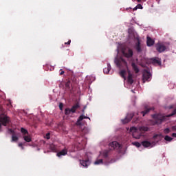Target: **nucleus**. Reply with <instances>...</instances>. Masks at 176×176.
<instances>
[{"mask_svg":"<svg viewBox=\"0 0 176 176\" xmlns=\"http://www.w3.org/2000/svg\"><path fill=\"white\" fill-rule=\"evenodd\" d=\"M174 115H176V109H175L172 113L167 115V116H163L162 114H154L152 115L153 119L154 120L151 121V126H156V124H162L163 122L167 120V118H171V116H174Z\"/></svg>","mask_w":176,"mask_h":176,"instance_id":"nucleus-1","label":"nucleus"},{"mask_svg":"<svg viewBox=\"0 0 176 176\" xmlns=\"http://www.w3.org/2000/svg\"><path fill=\"white\" fill-rule=\"evenodd\" d=\"M148 130L149 128L148 126H140L139 131L140 133H138V129H137L135 126H131L130 128V131L132 133L133 138H135L136 140H140V138L142 137V131H148Z\"/></svg>","mask_w":176,"mask_h":176,"instance_id":"nucleus-2","label":"nucleus"},{"mask_svg":"<svg viewBox=\"0 0 176 176\" xmlns=\"http://www.w3.org/2000/svg\"><path fill=\"white\" fill-rule=\"evenodd\" d=\"M115 64L117 65L120 69H126L127 68V62L123 58H115Z\"/></svg>","mask_w":176,"mask_h":176,"instance_id":"nucleus-3","label":"nucleus"},{"mask_svg":"<svg viewBox=\"0 0 176 176\" xmlns=\"http://www.w3.org/2000/svg\"><path fill=\"white\" fill-rule=\"evenodd\" d=\"M10 123V118L8 116L0 117V131L3 126H8Z\"/></svg>","mask_w":176,"mask_h":176,"instance_id":"nucleus-4","label":"nucleus"},{"mask_svg":"<svg viewBox=\"0 0 176 176\" xmlns=\"http://www.w3.org/2000/svg\"><path fill=\"white\" fill-rule=\"evenodd\" d=\"M121 52L123 56H124V57H126V58H131V57L133 54V50L126 47H122Z\"/></svg>","mask_w":176,"mask_h":176,"instance_id":"nucleus-5","label":"nucleus"},{"mask_svg":"<svg viewBox=\"0 0 176 176\" xmlns=\"http://www.w3.org/2000/svg\"><path fill=\"white\" fill-rule=\"evenodd\" d=\"M155 47L157 52H158L159 53H163V52H165L166 49V45H164L162 43H157Z\"/></svg>","mask_w":176,"mask_h":176,"instance_id":"nucleus-6","label":"nucleus"},{"mask_svg":"<svg viewBox=\"0 0 176 176\" xmlns=\"http://www.w3.org/2000/svg\"><path fill=\"white\" fill-rule=\"evenodd\" d=\"M109 148L111 151L113 149H121L122 146L118 142H112L111 143L109 144Z\"/></svg>","mask_w":176,"mask_h":176,"instance_id":"nucleus-7","label":"nucleus"},{"mask_svg":"<svg viewBox=\"0 0 176 176\" xmlns=\"http://www.w3.org/2000/svg\"><path fill=\"white\" fill-rule=\"evenodd\" d=\"M133 118H134L133 113H128L125 119L121 120V122L123 123V124H126V123H129V122H130Z\"/></svg>","mask_w":176,"mask_h":176,"instance_id":"nucleus-8","label":"nucleus"},{"mask_svg":"<svg viewBox=\"0 0 176 176\" xmlns=\"http://www.w3.org/2000/svg\"><path fill=\"white\" fill-rule=\"evenodd\" d=\"M150 61L152 64H153V65H158L160 67V65H162V59H160V58H157V57L151 58L150 59Z\"/></svg>","mask_w":176,"mask_h":176,"instance_id":"nucleus-9","label":"nucleus"},{"mask_svg":"<svg viewBox=\"0 0 176 176\" xmlns=\"http://www.w3.org/2000/svg\"><path fill=\"white\" fill-rule=\"evenodd\" d=\"M143 80H149L151 79V76H152V74L148 70H144L143 72Z\"/></svg>","mask_w":176,"mask_h":176,"instance_id":"nucleus-10","label":"nucleus"},{"mask_svg":"<svg viewBox=\"0 0 176 176\" xmlns=\"http://www.w3.org/2000/svg\"><path fill=\"white\" fill-rule=\"evenodd\" d=\"M135 49L138 52V53H141L142 52V49H141V42L140 39H138V41L135 45Z\"/></svg>","mask_w":176,"mask_h":176,"instance_id":"nucleus-11","label":"nucleus"},{"mask_svg":"<svg viewBox=\"0 0 176 176\" xmlns=\"http://www.w3.org/2000/svg\"><path fill=\"white\" fill-rule=\"evenodd\" d=\"M83 119H90L89 117H87V116H83V115H81L79 118H78V120H77V122H76V125L77 126H81L82 125V122H81V120H82Z\"/></svg>","mask_w":176,"mask_h":176,"instance_id":"nucleus-12","label":"nucleus"},{"mask_svg":"<svg viewBox=\"0 0 176 176\" xmlns=\"http://www.w3.org/2000/svg\"><path fill=\"white\" fill-rule=\"evenodd\" d=\"M128 83L129 85H133L134 83V80L133 79V74H131V72L128 70Z\"/></svg>","mask_w":176,"mask_h":176,"instance_id":"nucleus-13","label":"nucleus"},{"mask_svg":"<svg viewBox=\"0 0 176 176\" xmlns=\"http://www.w3.org/2000/svg\"><path fill=\"white\" fill-rule=\"evenodd\" d=\"M67 153L68 150L67 148H64L59 151L58 153H57L56 156H58V157H60V156H65V155H67Z\"/></svg>","mask_w":176,"mask_h":176,"instance_id":"nucleus-14","label":"nucleus"},{"mask_svg":"<svg viewBox=\"0 0 176 176\" xmlns=\"http://www.w3.org/2000/svg\"><path fill=\"white\" fill-rule=\"evenodd\" d=\"M80 164L83 167H87L90 165V161L89 160H80Z\"/></svg>","mask_w":176,"mask_h":176,"instance_id":"nucleus-15","label":"nucleus"},{"mask_svg":"<svg viewBox=\"0 0 176 176\" xmlns=\"http://www.w3.org/2000/svg\"><path fill=\"white\" fill-rule=\"evenodd\" d=\"M146 43L148 47L153 46V45H155V41H153L151 37L147 36Z\"/></svg>","mask_w":176,"mask_h":176,"instance_id":"nucleus-16","label":"nucleus"},{"mask_svg":"<svg viewBox=\"0 0 176 176\" xmlns=\"http://www.w3.org/2000/svg\"><path fill=\"white\" fill-rule=\"evenodd\" d=\"M80 105L78 103L75 104L74 105L72 106V107L70 109L72 113H75L76 112V109L80 108Z\"/></svg>","mask_w":176,"mask_h":176,"instance_id":"nucleus-17","label":"nucleus"},{"mask_svg":"<svg viewBox=\"0 0 176 176\" xmlns=\"http://www.w3.org/2000/svg\"><path fill=\"white\" fill-rule=\"evenodd\" d=\"M142 145L144 147V148H149V146H152V143H151V142L149 141H143L142 142Z\"/></svg>","mask_w":176,"mask_h":176,"instance_id":"nucleus-18","label":"nucleus"},{"mask_svg":"<svg viewBox=\"0 0 176 176\" xmlns=\"http://www.w3.org/2000/svg\"><path fill=\"white\" fill-rule=\"evenodd\" d=\"M131 65L133 71H135V73L138 74V72H140V69H138V66H137V65H135V63H133Z\"/></svg>","mask_w":176,"mask_h":176,"instance_id":"nucleus-19","label":"nucleus"},{"mask_svg":"<svg viewBox=\"0 0 176 176\" xmlns=\"http://www.w3.org/2000/svg\"><path fill=\"white\" fill-rule=\"evenodd\" d=\"M109 71H111V64L108 63L107 67H106L103 69V72H104V74H109Z\"/></svg>","mask_w":176,"mask_h":176,"instance_id":"nucleus-20","label":"nucleus"},{"mask_svg":"<svg viewBox=\"0 0 176 176\" xmlns=\"http://www.w3.org/2000/svg\"><path fill=\"white\" fill-rule=\"evenodd\" d=\"M23 138L24 141H25L26 142H31V141H32L31 139V136L30 135H23Z\"/></svg>","mask_w":176,"mask_h":176,"instance_id":"nucleus-21","label":"nucleus"},{"mask_svg":"<svg viewBox=\"0 0 176 176\" xmlns=\"http://www.w3.org/2000/svg\"><path fill=\"white\" fill-rule=\"evenodd\" d=\"M151 109H155V108H150V109H146L144 111H142L141 113L142 115V116H145V115H146V113H149V111H151Z\"/></svg>","mask_w":176,"mask_h":176,"instance_id":"nucleus-22","label":"nucleus"},{"mask_svg":"<svg viewBox=\"0 0 176 176\" xmlns=\"http://www.w3.org/2000/svg\"><path fill=\"white\" fill-rule=\"evenodd\" d=\"M120 75L121 78H123L126 80V69H122L120 72Z\"/></svg>","mask_w":176,"mask_h":176,"instance_id":"nucleus-23","label":"nucleus"},{"mask_svg":"<svg viewBox=\"0 0 176 176\" xmlns=\"http://www.w3.org/2000/svg\"><path fill=\"white\" fill-rule=\"evenodd\" d=\"M19 141V137L16 136L15 135H12V142H17Z\"/></svg>","mask_w":176,"mask_h":176,"instance_id":"nucleus-24","label":"nucleus"},{"mask_svg":"<svg viewBox=\"0 0 176 176\" xmlns=\"http://www.w3.org/2000/svg\"><path fill=\"white\" fill-rule=\"evenodd\" d=\"M50 149L51 151H52V152H56V151H57V148L56 147V145H54V144H50Z\"/></svg>","mask_w":176,"mask_h":176,"instance_id":"nucleus-25","label":"nucleus"},{"mask_svg":"<svg viewBox=\"0 0 176 176\" xmlns=\"http://www.w3.org/2000/svg\"><path fill=\"white\" fill-rule=\"evenodd\" d=\"M21 133H22V134L23 135H28V131H27V129H24V128H21Z\"/></svg>","mask_w":176,"mask_h":176,"instance_id":"nucleus-26","label":"nucleus"},{"mask_svg":"<svg viewBox=\"0 0 176 176\" xmlns=\"http://www.w3.org/2000/svg\"><path fill=\"white\" fill-rule=\"evenodd\" d=\"M65 87L66 89H71V80H68L65 83Z\"/></svg>","mask_w":176,"mask_h":176,"instance_id":"nucleus-27","label":"nucleus"},{"mask_svg":"<svg viewBox=\"0 0 176 176\" xmlns=\"http://www.w3.org/2000/svg\"><path fill=\"white\" fill-rule=\"evenodd\" d=\"M165 141H168V142H170V141H173V138L166 135L164 138Z\"/></svg>","mask_w":176,"mask_h":176,"instance_id":"nucleus-28","label":"nucleus"},{"mask_svg":"<svg viewBox=\"0 0 176 176\" xmlns=\"http://www.w3.org/2000/svg\"><path fill=\"white\" fill-rule=\"evenodd\" d=\"M71 112H72V111H71V109L67 108V109H65V115H69V114L71 113Z\"/></svg>","mask_w":176,"mask_h":176,"instance_id":"nucleus-29","label":"nucleus"},{"mask_svg":"<svg viewBox=\"0 0 176 176\" xmlns=\"http://www.w3.org/2000/svg\"><path fill=\"white\" fill-rule=\"evenodd\" d=\"M109 152L108 151H104L103 152V157L104 159H107L108 157V155H109Z\"/></svg>","mask_w":176,"mask_h":176,"instance_id":"nucleus-30","label":"nucleus"},{"mask_svg":"<svg viewBox=\"0 0 176 176\" xmlns=\"http://www.w3.org/2000/svg\"><path fill=\"white\" fill-rule=\"evenodd\" d=\"M133 145H135V146H137V148H140L141 146V143L138 142H133Z\"/></svg>","mask_w":176,"mask_h":176,"instance_id":"nucleus-31","label":"nucleus"},{"mask_svg":"<svg viewBox=\"0 0 176 176\" xmlns=\"http://www.w3.org/2000/svg\"><path fill=\"white\" fill-rule=\"evenodd\" d=\"M94 164H102V159L98 160L94 162Z\"/></svg>","mask_w":176,"mask_h":176,"instance_id":"nucleus-32","label":"nucleus"},{"mask_svg":"<svg viewBox=\"0 0 176 176\" xmlns=\"http://www.w3.org/2000/svg\"><path fill=\"white\" fill-rule=\"evenodd\" d=\"M170 129H168V128H166L164 130V134H168V133H170Z\"/></svg>","mask_w":176,"mask_h":176,"instance_id":"nucleus-33","label":"nucleus"},{"mask_svg":"<svg viewBox=\"0 0 176 176\" xmlns=\"http://www.w3.org/2000/svg\"><path fill=\"white\" fill-rule=\"evenodd\" d=\"M8 131L10 133V134H12V135L15 134L14 131L12 129H8Z\"/></svg>","mask_w":176,"mask_h":176,"instance_id":"nucleus-34","label":"nucleus"},{"mask_svg":"<svg viewBox=\"0 0 176 176\" xmlns=\"http://www.w3.org/2000/svg\"><path fill=\"white\" fill-rule=\"evenodd\" d=\"M136 8H138V9H142V5H141V4H138V5L136 6Z\"/></svg>","mask_w":176,"mask_h":176,"instance_id":"nucleus-35","label":"nucleus"},{"mask_svg":"<svg viewBox=\"0 0 176 176\" xmlns=\"http://www.w3.org/2000/svg\"><path fill=\"white\" fill-rule=\"evenodd\" d=\"M18 146H19V148H21V149H24V146H23V143H19L18 144Z\"/></svg>","mask_w":176,"mask_h":176,"instance_id":"nucleus-36","label":"nucleus"},{"mask_svg":"<svg viewBox=\"0 0 176 176\" xmlns=\"http://www.w3.org/2000/svg\"><path fill=\"white\" fill-rule=\"evenodd\" d=\"M171 130H172V131H176V125L173 126L171 127Z\"/></svg>","mask_w":176,"mask_h":176,"instance_id":"nucleus-37","label":"nucleus"},{"mask_svg":"<svg viewBox=\"0 0 176 176\" xmlns=\"http://www.w3.org/2000/svg\"><path fill=\"white\" fill-rule=\"evenodd\" d=\"M47 140H50V133L46 134Z\"/></svg>","mask_w":176,"mask_h":176,"instance_id":"nucleus-38","label":"nucleus"},{"mask_svg":"<svg viewBox=\"0 0 176 176\" xmlns=\"http://www.w3.org/2000/svg\"><path fill=\"white\" fill-rule=\"evenodd\" d=\"M157 137H159V135L156 134V135H154L153 138V140H156L157 138Z\"/></svg>","mask_w":176,"mask_h":176,"instance_id":"nucleus-39","label":"nucleus"},{"mask_svg":"<svg viewBox=\"0 0 176 176\" xmlns=\"http://www.w3.org/2000/svg\"><path fill=\"white\" fill-rule=\"evenodd\" d=\"M65 45H71V40H69L68 42L65 43Z\"/></svg>","mask_w":176,"mask_h":176,"instance_id":"nucleus-40","label":"nucleus"},{"mask_svg":"<svg viewBox=\"0 0 176 176\" xmlns=\"http://www.w3.org/2000/svg\"><path fill=\"white\" fill-rule=\"evenodd\" d=\"M60 75H64V74H65V72L64 71H63V69H60Z\"/></svg>","mask_w":176,"mask_h":176,"instance_id":"nucleus-41","label":"nucleus"},{"mask_svg":"<svg viewBox=\"0 0 176 176\" xmlns=\"http://www.w3.org/2000/svg\"><path fill=\"white\" fill-rule=\"evenodd\" d=\"M59 108H60V110L63 109V103H60Z\"/></svg>","mask_w":176,"mask_h":176,"instance_id":"nucleus-42","label":"nucleus"},{"mask_svg":"<svg viewBox=\"0 0 176 176\" xmlns=\"http://www.w3.org/2000/svg\"><path fill=\"white\" fill-rule=\"evenodd\" d=\"M8 107H12V103L10 102L9 103L7 104Z\"/></svg>","mask_w":176,"mask_h":176,"instance_id":"nucleus-43","label":"nucleus"},{"mask_svg":"<svg viewBox=\"0 0 176 176\" xmlns=\"http://www.w3.org/2000/svg\"><path fill=\"white\" fill-rule=\"evenodd\" d=\"M172 137H176V133H173L172 134Z\"/></svg>","mask_w":176,"mask_h":176,"instance_id":"nucleus-44","label":"nucleus"},{"mask_svg":"<svg viewBox=\"0 0 176 176\" xmlns=\"http://www.w3.org/2000/svg\"><path fill=\"white\" fill-rule=\"evenodd\" d=\"M137 9H138V8H137V6L135 7V8H133V12L135 11V10H137Z\"/></svg>","mask_w":176,"mask_h":176,"instance_id":"nucleus-45","label":"nucleus"},{"mask_svg":"<svg viewBox=\"0 0 176 176\" xmlns=\"http://www.w3.org/2000/svg\"><path fill=\"white\" fill-rule=\"evenodd\" d=\"M85 109H86V107L84 108V109L82 110V112H85Z\"/></svg>","mask_w":176,"mask_h":176,"instance_id":"nucleus-46","label":"nucleus"},{"mask_svg":"<svg viewBox=\"0 0 176 176\" xmlns=\"http://www.w3.org/2000/svg\"><path fill=\"white\" fill-rule=\"evenodd\" d=\"M138 2H141V0H136Z\"/></svg>","mask_w":176,"mask_h":176,"instance_id":"nucleus-47","label":"nucleus"},{"mask_svg":"<svg viewBox=\"0 0 176 176\" xmlns=\"http://www.w3.org/2000/svg\"><path fill=\"white\" fill-rule=\"evenodd\" d=\"M129 9H131V8H127L126 10H129Z\"/></svg>","mask_w":176,"mask_h":176,"instance_id":"nucleus-48","label":"nucleus"}]
</instances>
